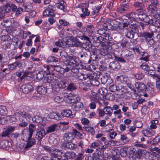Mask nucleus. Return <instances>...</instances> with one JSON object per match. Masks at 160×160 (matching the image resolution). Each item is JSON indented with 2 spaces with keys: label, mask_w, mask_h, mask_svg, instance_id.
Instances as JSON below:
<instances>
[{
  "label": "nucleus",
  "mask_w": 160,
  "mask_h": 160,
  "mask_svg": "<svg viewBox=\"0 0 160 160\" xmlns=\"http://www.w3.org/2000/svg\"><path fill=\"white\" fill-rule=\"evenodd\" d=\"M147 16L146 14L144 13L140 14L137 13V16L136 17V18L139 19L141 21H143Z\"/></svg>",
  "instance_id": "nucleus-54"
},
{
  "label": "nucleus",
  "mask_w": 160,
  "mask_h": 160,
  "mask_svg": "<svg viewBox=\"0 0 160 160\" xmlns=\"http://www.w3.org/2000/svg\"><path fill=\"white\" fill-rule=\"evenodd\" d=\"M120 65L118 62L113 61L110 62L109 65V68L112 70H115L119 69Z\"/></svg>",
  "instance_id": "nucleus-19"
},
{
  "label": "nucleus",
  "mask_w": 160,
  "mask_h": 160,
  "mask_svg": "<svg viewBox=\"0 0 160 160\" xmlns=\"http://www.w3.org/2000/svg\"><path fill=\"white\" fill-rule=\"evenodd\" d=\"M82 14H80V16L82 18H84L86 16H88L90 14V12L87 8H82Z\"/></svg>",
  "instance_id": "nucleus-33"
},
{
  "label": "nucleus",
  "mask_w": 160,
  "mask_h": 160,
  "mask_svg": "<svg viewBox=\"0 0 160 160\" xmlns=\"http://www.w3.org/2000/svg\"><path fill=\"white\" fill-rule=\"evenodd\" d=\"M33 89V87L29 84H26L22 85L20 91L25 94H27L32 91Z\"/></svg>",
  "instance_id": "nucleus-8"
},
{
  "label": "nucleus",
  "mask_w": 160,
  "mask_h": 160,
  "mask_svg": "<svg viewBox=\"0 0 160 160\" xmlns=\"http://www.w3.org/2000/svg\"><path fill=\"white\" fill-rule=\"evenodd\" d=\"M94 30V28L92 25H90L87 26L86 31L88 34L91 35L93 34Z\"/></svg>",
  "instance_id": "nucleus-32"
},
{
  "label": "nucleus",
  "mask_w": 160,
  "mask_h": 160,
  "mask_svg": "<svg viewBox=\"0 0 160 160\" xmlns=\"http://www.w3.org/2000/svg\"><path fill=\"white\" fill-rule=\"evenodd\" d=\"M47 91L46 88L43 86H39L37 87V92L40 94H45L46 93Z\"/></svg>",
  "instance_id": "nucleus-29"
},
{
  "label": "nucleus",
  "mask_w": 160,
  "mask_h": 160,
  "mask_svg": "<svg viewBox=\"0 0 160 160\" xmlns=\"http://www.w3.org/2000/svg\"><path fill=\"white\" fill-rule=\"evenodd\" d=\"M133 6L134 8H137L136 10L137 12H142L145 7V6L143 3L139 2H134Z\"/></svg>",
  "instance_id": "nucleus-13"
},
{
  "label": "nucleus",
  "mask_w": 160,
  "mask_h": 160,
  "mask_svg": "<svg viewBox=\"0 0 160 160\" xmlns=\"http://www.w3.org/2000/svg\"><path fill=\"white\" fill-rule=\"evenodd\" d=\"M20 62L18 61L15 62L9 65V68L11 70L14 69L16 68L19 65Z\"/></svg>",
  "instance_id": "nucleus-43"
},
{
  "label": "nucleus",
  "mask_w": 160,
  "mask_h": 160,
  "mask_svg": "<svg viewBox=\"0 0 160 160\" xmlns=\"http://www.w3.org/2000/svg\"><path fill=\"white\" fill-rule=\"evenodd\" d=\"M105 91L106 89L105 88H101L99 89L98 94H99L101 97V96L103 97L105 94L106 93L105 92Z\"/></svg>",
  "instance_id": "nucleus-58"
},
{
  "label": "nucleus",
  "mask_w": 160,
  "mask_h": 160,
  "mask_svg": "<svg viewBox=\"0 0 160 160\" xmlns=\"http://www.w3.org/2000/svg\"><path fill=\"white\" fill-rule=\"evenodd\" d=\"M148 11H151V12L152 13L153 12H155V13L156 11L157 10V6L150 4L148 6Z\"/></svg>",
  "instance_id": "nucleus-45"
},
{
  "label": "nucleus",
  "mask_w": 160,
  "mask_h": 160,
  "mask_svg": "<svg viewBox=\"0 0 160 160\" xmlns=\"http://www.w3.org/2000/svg\"><path fill=\"white\" fill-rule=\"evenodd\" d=\"M155 87V86L154 83L151 82L149 83L147 85L146 91L148 92V93H150L154 91Z\"/></svg>",
  "instance_id": "nucleus-24"
},
{
  "label": "nucleus",
  "mask_w": 160,
  "mask_h": 160,
  "mask_svg": "<svg viewBox=\"0 0 160 160\" xmlns=\"http://www.w3.org/2000/svg\"><path fill=\"white\" fill-rule=\"evenodd\" d=\"M60 117L59 115L56 112L51 113V118L57 120H58L60 119Z\"/></svg>",
  "instance_id": "nucleus-48"
},
{
  "label": "nucleus",
  "mask_w": 160,
  "mask_h": 160,
  "mask_svg": "<svg viewBox=\"0 0 160 160\" xmlns=\"http://www.w3.org/2000/svg\"><path fill=\"white\" fill-rule=\"evenodd\" d=\"M62 147L63 149L72 150L76 148L77 147V145L71 143V142H67L63 143Z\"/></svg>",
  "instance_id": "nucleus-12"
},
{
  "label": "nucleus",
  "mask_w": 160,
  "mask_h": 160,
  "mask_svg": "<svg viewBox=\"0 0 160 160\" xmlns=\"http://www.w3.org/2000/svg\"><path fill=\"white\" fill-rule=\"evenodd\" d=\"M14 130V127L12 126L8 127L6 128H3L2 132L1 133V136L2 137L8 136Z\"/></svg>",
  "instance_id": "nucleus-10"
},
{
  "label": "nucleus",
  "mask_w": 160,
  "mask_h": 160,
  "mask_svg": "<svg viewBox=\"0 0 160 160\" xmlns=\"http://www.w3.org/2000/svg\"><path fill=\"white\" fill-rule=\"evenodd\" d=\"M32 119L33 121L37 123H39L40 124L43 125H45L47 121H49L50 118L49 115L46 118L36 115L32 118Z\"/></svg>",
  "instance_id": "nucleus-5"
},
{
  "label": "nucleus",
  "mask_w": 160,
  "mask_h": 160,
  "mask_svg": "<svg viewBox=\"0 0 160 160\" xmlns=\"http://www.w3.org/2000/svg\"><path fill=\"white\" fill-rule=\"evenodd\" d=\"M141 111L143 114H146L149 112L148 108L146 105L143 106L142 108Z\"/></svg>",
  "instance_id": "nucleus-59"
},
{
  "label": "nucleus",
  "mask_w": 160,
  "mask_h": 160,
  "mask_svg": "<svg viewBox=\"0 0 160 160\" xmlns=\"http://www.w3.org/2000/svg\"><path fill=\"white\" fill-rule=\"evenodd\" d=\"M125 84H126L127 86L130 89L133 90L134 91H136V90L134 89L135 87L131 83L130 81L128 78Z\"/></svg>",
  "instance_id": "nucleus-53"
},
{
  "label": "nucleus",
  "mask_w": 160,
  "mask_h": 160,
  "mask_svg": "<svg viewBox=\"0 0 160 160\" xmlns=\"http://www.w3.org/2000/svg\"><path fill=\"white\" fill-rule=\"evenodd\" d=\"M60 128V126H58L57 124H55L52 125L51 126V132L58 130Z\"/></svg>",
  "instance_id": "nucleus-52"
},
{
  "label": "nucleus",
  "mask_w": 160,
  "mask_h": 160,
  "mask_svg": "<svg viewBox=\"0 0 160 160\" xmlns=\"http://www.w3.org/2000/svg\"><path fill=\"white\" fill-rule=\"evenodd\" d=\"M102 49L100 50V53L103 56L108 55L109 52H110L109 48H111L108 45L104 44L102 46Z\"/></svg>",
  "instance_id": "nucleus-16"
},
{
  "label": "nucleus",
  "mask_w": 160,
  "mask_h": 160,
  "mask_svg": "<svg viewBox=\"0 0 160 160\" xmlns=\"http://www.w3.org/2000/svg\"><path fill=\"white\" fill-rule=\"evenodd\" d=\"M156 20H157L156 19H150L147 16L142 21H143L146 24L148 25L149 24H153L154 23L153 22H156Z\"/></svg>",
  "instance_id": "nucleus-39"
},
{
  "label": "nucleus",
  "mask_w": 160,
  "mask_h": 160,
  "mask_svg": "<svg viewBox=\"0 0 160 160\" xmlns=\"http://www.w3.org/2000/svg\"><path fill=\"white\" fill-rule=\"evenodd\" d=\"M36 75L37 79L39 80H41L44 77L43 72L42 71H39L38 73H37Z\"/></svg>",
  "instance_id": "nucleus-55"
},
{
  "label": "nucleus",
  "mask_w": 160,
  "mask_h": 160,
  "mask_svg": "<svg viewBox=\"0 0 160 160\" xmlns=\"http://www.w3.org/2000/svg\"><path fill=\"white\" fill-rule=\"evenodd\" d=\"M78 66H76L72 65L71 68V72L74 73H76L78 72L79 69L78 68Z\"/></svg>",
  "instance_id": "nucleus-64"
},
{
  "label": "nucleus",
  "mask_w": 160,
  "mask_h": 160,
  "mask_svg": "<svg viewBox=\"0 0 160 160\" xmlns=\"http://www.w3.org/2000/svg\"><path fill=\"white\" fill-rule=\"evenodd\" d=\"M131 30H132L134 33H137L139 32L138 27V23H131Z\"/></svg>",
  "instance_id": "nucleus-31"
},
{
  "label": "nucleus",
  "mask_w": 160,
  "mask_h": 160,
  "mask_svg": "<svg viewBox=\"0 0 160 160\" xmlns=\"http://www.w3.org/2000/svg\"><path fill=\"white\" fill-rule=\"evenodd\" d=\"M119 88H118L116 85L112 84L109 86V89L111 92H114L118 90Z\"/></svg>",
  "instance_id": "nucleus-57"
},
{
  "label": "nucleus",
  "mask_w": 160,
  "mask_h": 160,
  "mask_svg": "<svg viewBox=\"0 0 160 160\" xmlns=\"http://www.w3.org/2000/svg\"><path fill=\"white\" fill-rule=\"evenodd\" d=\"M128 8V6L126 4L120 5L118 7L117 11L120 13L125 12Z\"/></svg>",
  "instance_id": "nucleus-23"
},
{
  "label": "nucleus",
  "mask_w": 160,
  "mask_h": 160,
  "mask_svg": "<svg viewBox=\"0 0 160 160\" xmlns=\"http://www.w3.org/2000/svg\"><path fill=\"white\" fill-rule=\"evenodd\" d=\"M28 142L27 143L26 147L29 148L33 145L35 142V140L34 139H29L28 140Z\"/></svg>",
  "instance_id": "nucleus-61"
},
{
  "label": "nucleus",
  "mask_w": 160,
  "mask_h": 160,
  "mask_svg": "<svg viewBox=\"0 0 160 160\" xmlns=\"http://www.w3.org/2000/svg\"><path fill=\"white\" fill-rule=\"evenodd\" d=\"M160 139V136H158L155 137L152 141H151L150 143L151 144L156 145L159 142Z\"/></svg>",
  "instance_id": "nucleus-44"
},
{
  "label": "nucleus",
  "mask_w": 160,
  "mask_h": 160,
  "mask_svg": "<svg viewBox=\"0 0 160 160\" xmlns=\"http://www.w3.org/2000/svg\"><path fill=\"white\" fill-rule=\"evenodd\" d=\"M148 73L152 76L153 78L156 79L160 80V76L157 74H155V71L153 69H149V70L147 71Z\"/></svg>",
  "instance_id": "nucleus-30"
},
{
  "label": "nucleus",
  "mask_w": 160,
  "mask_h": 160,
  "mask_svg": "<svg viewBox=\"0 0 160 160\" xmlns=\"http://www.w3.org/2000/svg\"><path fill=\"white\" fill-rule=\"evenodd\" d=\"M66 3L63 1H62L58 3H53L51 4V16H55L54 12L55 11L56 7L63 11H65L67 10L66 8Z\"/></svg>",
  "instance_id": "nucleus-2"
},
{
  "label": "nucleus",
  "mask_w": 160,
  "mask_h": 160,
  "mask_svg": "<svg viewBox=\"0 0 160 160\" xmlns=\"http://www.w3.org/2000/svg\"><path fill=\"white\" fill-rule=\"evenodd\" d=\"M87 78L92 80L90 82L94 80H98L99 78V76L97 73L91 72L87 74Z\"/></svg>",
  "instance_id": "nucleus-15"
},
{
  "label": "nucleus",
  "mask_w": 160,
  "mask_h": 160,
  "mask_svg": "<svg viewBox=\"0 0 160 160\" xmlns=\"http://www.w3.org/2000/svg\"><path fill=\"white\" fill-rule=\"evenodd\" d=\"M68 81H61L55 84V87H53L52 89L55 92H59L61 88H64L68 86Z\"/></svg>",
  "instance_id": "nucleus-4"
},
{
  "label": "nucleus",
  "mask_w": 160,
  "mask_h": 160,
  "mask_svg": "<svg viewBox=\"0 0 160 160\" xmlns=\"http://www.w3.org/2000/svg\"><path fill=\"white\" fill-rule=\"evenodd\" d=\"M142 133L146 137H150L154 136L155 134V132L152 130H144L142 131Z\"/></svg>",
  "instance_id": "nucleus-22"
},
{
  "label": "nucleus",
  "mask_w": 160,
  "mask_h": 160,
  "mask_svg": "<svg viewBox=\"0 0 160 160\" xmlns=\"http://www.w3.org/2000/svg\"><path fill=\"white\" fill-rule=\"evenodd\" d=\"M32 116L30 112L23 111L16 112L14 115L11 116H8L6 117V120H9L10 122H12L18 119L21 122L19 124V126L22 127L27 125V122H29Z\"/></svg>",
  "instance_id": "nucleus-1"
},
{
  "label": "nucleus",
  "mask_w": 160,
  "mask_h": 160,
  "mask_svg": "<svg viewBox=\"0 0 160 160\" xmlns=\"http://www.w3.org/2000/svg\"><path fill=\"white\" fill-rule=\"evenodd\" d=\"M89 94H90L89 97L91 102H95L100 104L99 100L101 99V97L99 94L93 91Z\"/></svg>",
  "instance_id": "nucleus-7"
},
{
  "label": "nucleus",
  "mask_w": 160,
  "mask_h": 160,
  "mask_svg": "<svg viewBox=\"0 0 160 160\" xmlns=\"http://www.w3.org/2000/svg\"><path fill=\"white\" fill-rule=\"evenodd\" d=\"M102 145V143L100 140H97L92 143L89 146L90 148H97L99 147V148L101 145Z\"/></svg>",
  "instance_id": "nucleus-27"
},
{
  "label": "nucleus",
  "mask_w": 160,
  "mask_h": 160,
  "mask_svg": "<svg viewBox=\"0 0 160 160\" xmlns=\"http://www.w3.org/2000/svg\"><path fill=\"white\" fill-rule=\"evenodd\" d=\"M1 39L3 42H5L11 39L10 37L8 35H3L1 37Z\"/></svg>",
  "instance_id": "nucleus-62"
},
{
  "label": "nucleus",
  "mask_w": 160,
  "mask_h": 160,
  "mask_svg": "<svg viewBox=\"0 0 160 160\" xmlns=\"http://www.w3.org/2000/svg\"><path fill=\"white\" fill-rule=\"evenodd\" d=\"M72 108L74 110L78 111L83 108V104L81 102L77 101L72 105Z\"/></svg>",
  "instance_id": "nucleus-11"
},
{
  "label": "nucleus",
  "mask_w": 160,
  "mask_h": 160,
  "mask_svg": "<svg viewBox=\"0 0 160 160\" xmlns=\"http://www.w3.org/2000/svg\"><path fill=\"white\" fill-rule=\"evenodd\" d=\"M101 8V7L100 6H97L94 7L92 9V12H91V14L92 16L98 15V13L99 11Z\"/></svg>",
  "instance_id": "nucleus-35"
},
{
  "label": "nucleus",
  "mask_w": 160,
  "mask_h": 160,
  "mask_svg": "<svg viewBox=\"0 0 160 160\" xmlns=\"http://www.w3.org/2000/svg\"><path fill=\"white\" fill-rule=\"evenodd\" d=\"M68 90H64L62 92V94L64 95L65 99L67 102L68 103H72L75 102L76 101H78L79 98L78 97L77 95H73L71 92L68 93L67 92Z\"/></svg>",
  "instance_id": "nucleus-3"
},
{
  "label": "nucleus",
  "mask_w": 160,
  "mask_h": 160,
  "mask_svg": "<svg viewBox=\"0 0 160 160\" xmlns=\"http://www.w3.org/2000/svg\"><path fill=\"white\" fill-rule=\"evenodd\" d=\"M72 44L73 46L76 47H81L82 46L81 42L78 40H74L72 42Z\"/></svg>",
  "instance_id": "nucleus-46"
},
{
  "label": "nucleus",
  "mask_w": 160,
  "mask_h": 160,
  "mask_svg": "<svg viewBox=\"0 0 160 160\" xmlns=\"http://www.w3.org/2000/svg\"><path fill=\"white\" fill-rule=\"evenodd\" d=\"M51 160H62L61 152L58 149L51 150Z\"/></svg>",
  "instance_id": "nucleus-6"
},
{
  "label": "nucleus",
  "mask_w": 160,
  "mask_h": 160,
  "mask_svg": "<svg viewBox=\"0 0 160 160\" xmlns=\"http://www.w3.org/2000/svg\"><path fill=\"white\" fill-rule=\"evenodd\" d=\"M32 134L29 131L28 129H25L22 132V136L24 141H27L30 139Z\"/></svg>",
  "instance_id": "nucleus-9"
},
{
  "label": "nucleus",
  "mask_w": 160,
  "mask_h": 160,
  "mask_svg": "<svg viewBox=\"0 0 160 160\" xmlns=\"http://www.w3.org/2000/svg\"><path fill=\"white\" fill-rule=\"evenodd\" d=\"M104 110H105V113L111 116L112 112L113 110L112 108L110 107H106L104 108Z\"/></svg>",
  "instance_id": "nucleus-42"
},
{
  "label": "nucleus",
  "mask_w": 160,
  "mask_h": 160,
  "mask_svg": "<svg viewBox=\"0 0 160 160\" xmlns=\"http://www.w3.org/2000/svg\"><path fill=\"white\" fill-rule=\"evenodd\" d=\"M50 5L48 6H49ZM43 16L44 17H49L50 15V9L48 6L46 9H45L43 12Z\"/></svg>",
  "instance_id": "nucleus-47"
},
{
  "label": "nucleus",
  "mask_w": 160,
  "mask_h": 160,
  "mask_svg": "<svg viewBox=\"0 0 160 160\" xmlns=\"http://www.w3.org/2000/svg\"><path fill=\"white\" fill-rule=\"evenodd\" d=\"M145 75L143 73L139 72L134 75L135 78L137 80H141L144 78Z\"/></svg>",
  "instance_id": "nucleus-40"
},
{
  "label": "nucleus",
  "mask_w": 160,
  "mask_h": 160,
  "mask_svg": "<svg viewBox=\"0 0 160 160\" xmlns=\"http://www.w3.org/2000/svg\"><path fill=\"white\" fill-rule=\"evenodd\" d=\"M128 78V77L124 75L117 76L116 78L115 82L118 84L121 83L125 84Z\"/></svg>",
  "instance_id": "nucleus-14"
},
{
  "label": "nucleus",
  "mask_w": 160,
  "mask_h": 160,
  "mask_svg": "<svg viewBox=\"0 0 160 160\" xmlns=\"http://www.w3.org/2000/svg\"><path fill=\"white\" fill-rule=\"evenodd\" d=\"M8 113V111L4 106H0V115H6Z\"/></svg>",
  "instance_id": "nucleus-37"
},
{
  "label": "nucleus",
  "mask_w": 160,
  "mask_h": 160,
  "mask_svg": "<svg viewBox=\"0 0 160 160\" xmlns=\"http://www.w3.org/2000/svg\"><path fill=\"white\" fill-rule=\"evenodd\" d=\"M61 114L64 117H69L71 118L74 117V115L72 114V111L70 110H63L61 112Z\"/></svg>",
  "instance_id": "nucleus-26"
},
{
  "label": "nucleus",
  "mask_w": 160,
  "mask_h": 160,
  "mask_svg": "<svg viewBox=\"0 0 160 160\" xmlns=\"http://www.w3.org/2000/svg\"><path fill=\"white\" fill-rule=\"evenodd\" d=\"M120 140L124 143H125L129 141V139L126 135H121L120 137Z\"/></svg>",
  "instance_id": "nucleus-49"
},
{
  "label": "nucleus",
  "mask_w": 160,
  "mask_h": 160,
  "mask_svg": "<svg viewBox=\"0 0 160 160\" xmlns=\"http://www.w3.org/2000/svg\"><path fill=\"white\" fill-rule=\"evenodd\" d=\"M73 139L72 134L68 132L65 133L63 137V139L65 142H71Z\"/></svg>",
  "instance_id": "nucleus-18"
},
{
  "label": "nucleus",
  "mask_w": 160,
  "mask_h": 160,
  "mask_svg": "<svg viewBox=\"0 0 160 160\" xmlns=\"http://www.w3.org/2000/svg\"><path fill=\"white\" fill-rule=\"evenodd\" d=\"M141 68L144 71H148L149 70V67L147 64L143 63L140 66Z\"/></svg>",
  "instance_id": "nucleus-63"
},
{
  "label": "nucleus",
  "mask_w": 160,
  "mask_h": 160,
  "mask_svg": "<svg viewBox=\"0 0 160 160\" xmlns=\"http://www.w3.org/2000/svg\"><path fill=\"white\" fill-rule=\"evenodd\" d=\"M84 129L87 132H88L91 134L92 135H93L95 133V130L91 126L86 127L84 126L83 127Z\"/></svg>",
  "instance_id": "nucleus-41"
},
{
  "label": "nucleus",
  "mask_w": 160,
  "mask_h": 160,
  "mask_svg": "<svg viewBox=\"0 0 160 160\" xmlns=\"http://www.w3.org/2000/svg\"><path fill=\"white\" fill-rule=\"evenodd\" d=\"M11 3L8 2L6 5L2 7H1L3 9L4 12L5 13H8L11 11Z\"/></svg>",
  "instance_id": "nucleus-36"
},
{
  "label": "nucleus",
  "mask_w": 160,
  "mask_h": 160,
  "mask_svg": "<svg viewBox=\"0 0 160 160\" xmlns=\"http://www.w3.org/2000/svg\"><path fill=\"white\" fill-rule=\"evenodd\" d=\"M11 24V22L9 20H4L2 22V25L6 27L10 26Z\"/></svg>",
  "instance_id": "nucleus-50"
},
{
  "label": "nucleus",
  "mask_w": 160,
  "mask_h": 160,
  "mask_svg": "<svg viewBox=\"0 0 160 160\" xmlns=\"http://www.w3.org/2000/svg\"><path fill=\"white\" fill-rule=\"evenodd\" d=\"M53 98L54 101L58 103L62 102L64 100L62 97H61L60 96H56Z\"/></svg>",
  "instance_id": "nucleus-51"
},
{
  "label": "nucleus",
  "mask_w": 160,
  "mask_h": 160,
  "mask_svg": "<svg viewBox=\"0 0 160 160\" xmlns=\"http://www.w3.org/2000/svg\"><path fill=\"white\" fill-rule=\"evenodd\" d=\"M80 61L79 58L75 57L73 61H72L71 64L72 65L78 66Z\"/></svg>",
  "instance_id": "nucleus-60"
},
{
  "label": "nucleus",
  "mask_w": 160,
  "mask_h": 160,
  "mask_svg": "<svg viewBox=\"0 0 160 160\" xmlns=\"http://www.w3.org/2000/svg\"><path fill=\"white\" fill-rule=\"evenodd\" d=\"M153 35V33L152 32H144L142 34V36L144 37L147 41L150 40Z\"/></svg>",
  "instance_id": "nucleus-20"
},
{
  "label": "nucleus",
  "mask_w": 160,
  "mask_h": 160,
  "mask_svg": "<svg viewBox=\"0 0 160 160\" xmlns=\"http://www.w3.org/2000/svg\"><path fill=\"white\" fill-rule=\"evenodd\" d=\"M126 53L125 55L124 56V58L129 61L132 60L133 58V55L132 53V52L128 51Z\"/></svg>",
  "instance_id": "nucleus-38"
},
{
  "label": "nucleus",
  "mask_w": 160,
  "mask_h": 160,
  "mask_svg": "<svg viewBox=\"0 0 160 160\" xmlns=\"http://www.w3.org/2000/svg\"><path fill=\"white\" fill-rule=\"evenodd\" d=\"M134 33L132 31L130 28H128V29L124 28V33L125 36L130 39L133 38L134 36Z\"/></svg>",
  "instance_id": "nucleus-17"
},
{
  "label": "nucleus",
  "mask_w": 160,
  "mask_h": 160,
  "mask_svg": "<svg viewBox=\"0 0 160 160\" xmlns=\"http://www.w3.org/2000/svg\"><path fill=\"white\" fill-rule=\"evenodd\" d=\"M77 88V87L75 83H70L69 84L68 83L67 88L65 90H67V92L70 93L69 92L76 90Z\"/></svg>",
  "instance_id": "nucleus-28"
},
{
  "label": "nucleus",
  "mask_w": 160,
  "mask_h": 160,
  "mask_svg": "<svg viewBox=\"0 0 160 160\" xmlns=\"http://www.w3.org/2000/svg\"><path fill=\"white\" fill-rule=\"evenodd\" d=\"M65 155L67 159H73L76 156L75 153L73 152H67L65 153Z\"/></svg>",
  "instance_id": "nucleus-34"
},
{
  "label": "nucleus",
  "mask_w": 160,
  "mask_h": 160,
  "mask_svg": "<svg viewBox=\"0 0 160 160\" xmlns=\"http://www.w3.org/2000/svg\"><path fill=\"white\" fill-rule=\"evenodd\" d=\"M59 22L60 24L64 26H67L70 25V24L69 22L67 21L66 20L63 19H60L59 20Z\"/></svg>",
  "instance_id": "nucleus-56"
},
{
  "label": "nucleus",
  "mask_w": 160,
  "mask_h": 160,
  "mask_svg": "<svg viewBox=\"0 0 160 160\" xmlns=\"http://www.w3.org/2000/svg\"><path fill=\"white\" fill-rule=\"evenodd\" d=\"M45 132L44 129L40 128L38 129L37 131L36 136H38V137L39 140L45 136Z\"/></svg>",
  "instance_id": "nucleus-25"
},
{
  "label": "nucleus",
  "mask_w": 160,
  "mask_h": 160,
  "mask_svg": "<svg viewBox=\"0 0 160 160\" xmlns=\"http://www.w3.org/2000/svg\"><path fill=\"white\" fill-rule=\"evenodd\" d=\"M134 85L135 88L139 91H142L144 90L145 87V85L143 82H135Z\"/></svg>",
  "instance_id": "nucleus-21"
}]
</instances>
